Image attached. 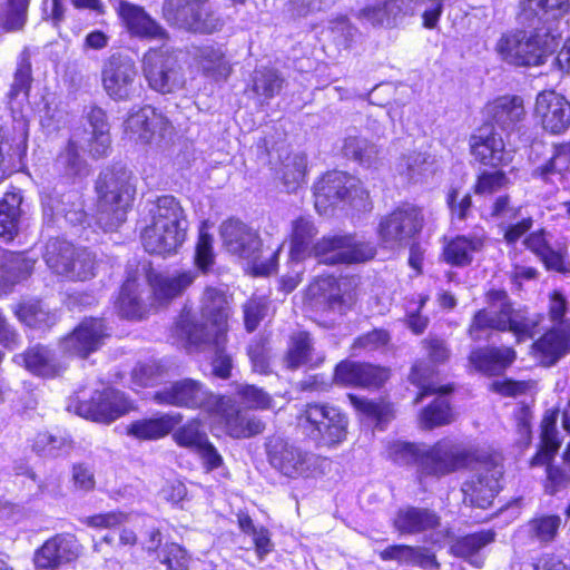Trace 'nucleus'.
Masks as SVG:
<instances>
[{"label":"nucleus","instance_id":"f257e3e1","mask_svg":"<svg viewBox=\"0 0 570 570\" xmlns=\"http://www.w3.org/2000/svg\"><path fill=\"white\" fill-rule=\"evenodd\" d=\"M146 281L150 293L145 297V285L138 268H126L112 299V306L120 320L128 322H142L161 308H167L180 298L196 281V273L189 269H179L174 274H164L151 267L146 273Z\"/></svg>","mask_w":570,"mask_h":570},{"label":"nucleus","instance_id":"f03ea898","mask_svg":"<svg viewBox=\"0 0 570 570\" xmlns=\"http://www.w3.org/2000/svg\"><path fill=\"white\" fill-rule=\"evenodd\" d=\"M384 452L386 459L396 465L414 466L420 482L440 480L465 470L474 458L472 450L449 436H443L430 445L392 440L385 444Z\"/></svg>","mask_w":570,"mask_h":570},{"label":"nucleus","instance_id":"7ed1b4c3","mask_svg":"<svg viewBox=\"0 0 570 570\" xmlns=\"http://www.w3.org/2000/svg\"><path fill=\"white\" fill-rule=\"evenodd\" d=\"M483 298L487 307L474 311L465 330L472 342L487 340L492 332H510L517 343H522L533 340L540 332L543 315L530 316L517 309L507 289L491 287L483 293Z\"/></svg>","mask_w":570,"mask_h":570},{"label":"nucleus","instance_id":"20e7f679","mask_svg":"<svg viewBox=\"0 0 570 570\" xmlns=\"http://www.w3.org/2000/svg\"><path fill=\"white\" fill-rule=\"evenodd\" d=\"M187 225L185 210L176 197H157L150 210V223L140 232L145 252L163 258L176 255L186 240Z\"/></svg>","mask_w":570,"mask_h":570},{"label":"nucleus","instance_id":"39448f33","mask_svg":"<svg viewBox=\"0 0 570 570\" xmlns=\"http://www.w3.org/2000/svg\"><path fill=\"white\" fill-rule=\"evenodd\" d=\"M439 372L421 361L412 364L407 380L417 391L413 397V404L421 403L425 397L438 395L423 406L417 414V422L422 430L432 431L450 425L455 420L453 406L449 400L441 396L451 395L456 386L453 382L440 384L435 377Z\"/></svg>","mask_w":570,"mask_h":570},{"label":"nucleus","instance_id":"423d86ee","mask_svg":"<svg viewBox=\"0 0 570 570\" xmlns=\"http://www.w3.org/2000/svg\"><path fill=\"white\" fill-rule=\"evenodd\" d=\"M95 193L100 219L109 226L118 227L126 220L136 196L131 171L119 164L107 166L95 181Z\"/></svg>","mask_w":570,"mask_h":570},{"label":"nucleus","instance_id":"0eeeda50","mask_svg":"<svg viewBox=\"0 0 570 570\" xmlns=\"http://www.w3.org/2000/svg\"><path fill=\"white\" fill-rule=\"evenodd\" d=\"M314 206L317 213L326 214L338 205L366 214L373 209V200L362 180L346 171L324 173L313 185Z\"/></svg>","mask_w":570,"mask_h":570},{"label":"nucleus","instance_id":"6e6552de","mask_svg":"<svg viewBox=\"0 0 570 570\" xmlns=\"http://www.w3.org/2000/svg\"><path fill=\"white\" fill-rule=\"evenodd\" d=\"M534 224L532 216L521 217L514 224L502 228V239L508 246H515L521 239L524 248L533 254L546 271L562 275L570 274L569 247L566 243L553 245L549 232L544 227L531 230Z\"/></svg>","mask_w":570,"mask_h":570},{"label":"nucleus","instance_id":"1a4fd4ad","mask_svg":"<svg viewBox=\"0 0 570 570\" xmlns=\"http://www.w3.org/2000/svg\"><path fill=\"white\" fill-rule=\"evenodd\" d=\"M304 299L313 313L312 321L322 328H333L335 316H344L357 302L353 291L343 289L341 277L325 273L313 277L304 289Z\"/></svg>","mask_w":570,"mask_h":570},{"label":"nucleus","instance_id":"9d476101","mask_svg":"<svg viewBox=\"0 0 570 570\" xmlns=\"http://www.w3.org/2000/svg\"><path fill=\"white\" fill-rule=\"evenodd\" d=\"M219 235L223 246L229 254L252 263V276L266 277L278 269V255L282 247L274 249L266 261L258 262L263 252V242L258 232L240 219L230 217L224 220L219 226Z\"/></svg>","mask_w":570,"mask_h":570},{"label":"nucleus","instance_id":"9b49d317","mask_svg":"<svg viewBox=\"0 0 570 570\" xmlns=\"http://www.w3.org/2000/svg\"><path fill=\"white\" fill-rule=\"evenodd\" d=\"M557 46V38L548 29H518L503 35L497 43V50L508 63L529 67L544 63L547 57L556 51Z\"/></svg>","mask_w":570,"mask_h":570},{"label":"nucleus","instance_id":"f8f14e48","mask_svg":"<svg viewBox=\"0 0 570 570\" xmlns=\"http://www.w3.org/2000/svg\"><path fill=\"white\" fill-rule=\"evenodd\" d=\"M298 428L318 444L333 448L346 440L348 416L326 402H308L296 415Z\"/></svg>","mask_w":570,"mask_h":570},{"label":"nucleus","instance_id":"ddd939ff","mask_svg":"<svg viewBox=\"0 0 570 570\" xmlns=\"http://www.w3.org/2000/svg\"><path fill=\"white\" fill-rule=\"evenodd\" d=\"M424 226L423 208L402 202L380 218L376 235L384 248H404L419 238Z\"/></svg>","mask_w":570,"mask_h":570},{"label":"nucleus","instance_id":"4468645a","mask_svg":"<svg viewBox=\"0 0 570 570\" xmlns=\"http://www.w3.org/2000/svg\"><path fill=\"white\" fill-rule=\"evenodd\" d=\"M264 452L269 466L288 480L307 479L313 473V454L292 439L271 434L264 441Z\"/></svg>","mask_w":570,"mask_h":570},{"label":"nucleus","instance_id":"2eb2a0df","mask_svg":"<svg viewBox=\"0 0 570 570\" xmlns=\"http://www.w3.org/2000/svg\"><path fill=\"white\" fill-rule=\"evenodd\" d=\"M218 394L198 379L181 377L155 391L151 400L160 406L197 411L208 417Z\"/></svg>","mask_w":570,"mask_h":570},{"label":"nucleus","instance_id":"dca6fc26","mask_svg":"<svg viewBox=\"0 0 570 570\" xmlns=\"http://www.w3.org/2000/svg\"><path fill=\"white\" fill-rule=\"evenodd\" d=\"M374 256L371 243L357 240L353 233L324 235L314 243V258L326 266L360 264Z\"/></svg>","mask_w":570,"mask_h":570},{"label":"nucleus","instance_id":"f3484780","mask_svg":"<svg viewBox=\"0 0 570 570\" xmlns=\"http://www.w3.org/2000/svg\"><path fill=\"white\" fill-rule=\"evenodd\" d=\"M207 419L233 440H245L261 435L266 423L256 415H248L229 395L219 393Z\"/></svg>","mask_w":570,"mask_h":570},{"label":"nucleus","instance_id":"a211bd4d","mask_svg":"<svg viewBox=\"0 0 570 570\" xmlns=\"http://www.w3.org/2000/svg\"><path fill=\"white\" fill-rule=\"evenodd\" d=\"M141 69L148 86L159 94H171L184 86L178 59L164 46L150 48L144 53Z\"/></svg>","mask_w":570,"mask_h":570},{"label":"nucleus","instance_id":"6ab92c4d","mask_svg":"<svg viewBox=\"0 0 570 570\" xmlns=\"http://www.w3.org/2000/svg\"><path fill=\"white\" fill-rule=\"evenodd\" d=\"M124 132L142 145H160L175 134V127L165 112L151 105L130 111L124 122Z\"/></svg>","mask_w":570,"mask_h":570},{"label":"nucleus","instance_id":"aec40b11","mask_svg":"<svg viewBox=\"0 0 570 570\" xmlns=\"http://www.w3.org/2000/svg\"><path fill=\"white\" fill-rule=\"evenodd\" d=\"M392 376L390 367L368 361L344 358L333 368V383L342 387L380 391Z\"/></svg>","mask_w":570,"mask_h":570},{"label":"nucleus","instance_id":"412c9836","mask_svg":"<svg viewBox=\"0 0 570 570\" xmlns=\"http://www.w3.org/2000/svg\"><path fill=\"white\" fill-rule=\"evenodd\" d=\"M502 476L501 463L492 458L482 461L478 471L462 483L463 503L472 508L489 509L501 490Z\"/></svg>","mask_w":570,"mask_h":570},{"label":"nucleus","instance_id":"4be33fe9","mask_svg":"<svg viewBox=\"0 0 570 570\" xmlns=\"http://www.w3.org/2000/svg\"><path fill=\"white\" fill-rule=\"evenodd\" d=\"M85 547L72 532H59L46 539L32 556L36 570H60L76 563Z\"/></svg>","mask_w":570,"mask_h":570},{"label":"nucleus","instance_id":"5701e85b","mask_svg":"<svg viewBox=\"0 0 570 570\" xmlns=\"http://www.w3.org/2000/svg\"><path fill=\"white\" fill-rule=\"evenodd\" d=\"M110 336L111 330L105 317L86 316L61 338V344L68 355L87 358L99 351Z\"/></svg>","mask_w":570,"mask_h":570},{"label":"nucleus","instance_id":"b1692460","mask_svg":"<svg viewBox=\"0 0 570 570\" xmlns=\"http://www.w3.org/2000/svg\"><path fill=\"white\" fill-rule=\"evenodd\" d=\"M73 406L79 416L102 424H110L134 409L127 397L111 389L96 390L88 399H78Z\"/></svg>","mask_w":570,"mask_h":570},{"label":"nucleus","instance_id":"393cba45","mask_svg":"<svg viewBox=\"0 0 570 570\" xmlns=\"http://www.w3.org/2000/svg\"><path fill=\"white\" fill-rule=\"evenodd\" d=\"M209 0H164L163 14L167 20L180 21L189 30L210 35L223 27V21L206 8Z\"/></svg>","mask_w":570,"mask_h":570},{"label":"nucleus","instance_id":"a878e982","mask_svg":"<svg viewBox=\"0 0 570 570\" xmlns=\"http://www.w3.org/2000/svg\"><path fill=\"white\" fill-rule=\"evenodd\" d=\"M483 125L499 129L507 136L520 131L527 119L524 100L519 95H501L488 100L483 107Z\"/></svg>","mask_w":570,"mask_h":570},{"label":"nucleus","instance_id":"bb28decb","mask_svg":"<svg viewBox=\"0 0 570 570\" xmlns=\"http://www.w3.org/2000/svg\"><path fill=\"white\" fill-rule=\"evenodd\" d=\"M28 124L17 121L0 126V184L22 170L28 153Z\"/></svg>","mask_w":570,"mask_h":570},{"label":"nucleus","instance_id":"cd10ccee","mask_svg":"<svg viewBox=\"0 0 570 570\" xmlns=\"http://www.w3.org/2000/svg\"><path fill=\"white\" fill-rule=\"evenodd\" d=\"M469 151L482 167L503 168L511 163L503 138L488 125L481 124L470 135Z\"/></svg>","mask_w":570,"mask_h":570},{"label":"nucleus","instance_id":"c85d7f7f","mask_svg":"<svg viewBox=\"0 0 570 570\" xmlns=\"http://www.w3.org/2000/svg\"><path fill=\"white\" fill-rule=\"evenodd\" d=\"M137 70L134 61L111 55L101 68V82L107 95L116 101L129 100L135 91Z\"/></svg>","mask_w":570,"mask_h":570},{"label":"nucleus","instance_id":"c756f323","mask_svg":"<svg viewBox=\"0 0 570 570\" xmlns=\"http://www.w3.org/2000/svg\"><path fill=\"white\" fill-rule=\"evenodd\" d=\"M533 115L550 135H562L570 127V102L554 90H543L537 95Z\"/></svg>","mask_w":570,"mask_h":570},{"label":"nucleus","instance_id":"7c9ffc66","mask_svg":"<svg viewBox=\"0 0 570 570\" xmlns=\"http://www.w3.org/2000/svg\"><path fill=\"white\" fill-rule=\"evenodd\" d=\"M233 296L222 287L206 285L199 298L200 315L215 328L216 340L224 341L229 332V318L233 314Z\"/></svg>","mask_w":570,"mask_h":570},{"label":"nucleus","instance_id":"2f4dec72","mask_svg":"<svg viewBox=\"0 0 570 570\" xmlns=\"http://www.w3.org/2000/svg\"><path fill=\"white\" fill-rule=\"evenodd\" d=\"M531 357L542 367H552L570 354V325L550 326L529 347Z\"/></svg>","mask_w":570,"mask_h":570},{"label":"nucleus","instance_id":"473e14b6","mask_svg":"<svg viewBox=\"0 0 570 570\" xmlns=\"http://www.w3.org/2000/svg\"><path fill=\"white\" fill-rule=\"evenodd\" d=\"M518 353L511 345H484L473 347L468 354L469 365L488 376H502L517 361Z\"/></svg>","mask_w":570,"mask_h":570},{"label":"nucleus","instance_id":"72a5a7b5","mask_svg":"<svg viewBox=\"0 0 570 570\" xmlns=\"http://www.w3.org/2000/svg\"><path fill=\"white\" fill-rule=\"evenodd\" d=\"M116 13L126 30L139 39L165 40L167 31L139 4L119 0Z\"/></svg>","mask_w":570,"mask_h":570},{"label":"nucleus","instance_id":"f704fd0d","mask_svg":"<svg viewBox=\"0 0 570 570\" xmlns=\"http://www.w3.org/2000/svg\"><path fill=\"white\" fill-rule=\"evenodd\" d=\"M12 362L23 367L33 376L52 380L61 376L67 366L61 363L55 352L45 344H33L12 357Z\"/></svg>","mask_w":570,"mask_h":570},{"label":"nucleus","instance_id":"c9c22d12","mask_svg":"<svg viewBox=\"0 0 570 570\" xmlns=\"http://www.w3.org/2000/svg\"><path fill=\"white\" fill-rule=\"evenodd\" d=\"M325 362L324 354L315 352L314 338L308 331H297L289 335L283 355L284 367L295 372L299 368L315 370Z\"/></svg>","mask_w":570,"mask_h":570},{"label":"nucleus","instance_id":"e433bc0d","mask_svg":"<svg viewBox=\"0 0 570 570\" xmlns=\"http://www.w3.org/2000/svg\"><path fill=\"white\" fill-rule=\"evenodd\" d=\"M559 414L560 409L558 406L550 407L543 412L539 425V442L535 452L529 459L531 468L549 463L558 454L562 444L557 426Z\"/></svg>","mask_w":570,"mask_h":570},{"label":"nucleus","instance_id":"4c0bfd02","mask_svg":"<svg viewBox=\"0 0 570 570\" xmlns=\"http://www.w3.org/2000/svg\"><path fill=\"white\" fill-rule=\"evenodd\" d=\"M80 149V145L69 138L53 158L52 168L60 184L75 185L89 175L88 164Z\"/></svg>","mask_w":570,"mask_h":570},{"label":"nucleus","instance_id":"58836bf2","mask_svg":"<svg viewBox=\"0 0 570 570\" xmlns=\"http://www.w3.org/2000/svg\"><path fill=\"white\" fill-rule=\"evenodd\" d=\"M441 524L439 514L429 509L407 505L396 511L392 525L401 535H414L433 531Z\"/></svg>","mask_w":570,"mask_h":570},{"label":"nucleus","instance_id":"ea45409f","mask_svg":"<svg viewBox=\"0 0 570 570\" xmlns=\"http://www.w3.org/2000/svg\"><path fill=\"white\" fill-rule=\"evenodd\" d=\"M181 421L180 413H160L132 421L127 425L126 434L138 441H157L169 435Z\"/></svg>","mask_w":570,"mask_h":570},{"label":"nucleus","instance_id":"a19ab883","mask_svg":"<svg viewBox=\"0 0 570 570\" xmlns=\"http://www.w3.org/2000/svg\"><path fill=\"white\" fill-rule=\"evenodd\" d=\"M485 246L483 236L474 234H459L449 238L441 252L442 261L452 267L470 266L474 255Z\"/></svg>","mask_w":570,"mask_h":570},{"label":"nucleus","instance_id":"79ce46f5","mask_svg":"<svg viewBox=\"0 0 570 570\" xmlns=\"http://www.w3.org/2000/svg\"><path fill=\"white\" fill-rule=\"evenodd\" d=\"M274 180L283 191L294 194L307 184V158L299 153H288L273 169Z\"/></svg>","mask_w":570,"mask_h":570},{"label":"nucleus","instance_id":"37998d69","mask_svg":"<svg viewBox=\"0 0 570 570\" xmlns=\"http://www.w3.org/2000/svg\"><path fill=\"white\" fill-rule=\"evenodd\" d=\"M494 540V530H480L455 538L450 544L449 552L453 557L468 561L475 568H482L484 558L480 556V551Z\"/></svg>","mask_w":570,"mask_h":570},{"label":"nucleus","instance_id":"c03bdc74","mask_svg":"<svg viewBox=\"0 0 570 570\" xmlns=\"http://www.w3.org/2000/svg\"><path fill=\"white\" fill-rule=\"evenodd\" d=\"M22 195L16 189L7 190L0 198V239L11 243L20 232Z\"/></svg>","mask_w":570,"mask_h":570},{"label":"nucleus","instance_id":"a18cd8bd","mask_svg":"<svg viewBox=\"0 0 570 570\" xmlns=\"http://www.w3.org/2000/svg\"><path fill=\"white\" fill-rule=\"evenodd\" d=\"M318 230L313 220L298 216L292 223L289 234V255L292 259L303 262L314 258V238Z\"/></svg>","mask_w":570,"mask_h":570},{"label":"nucleus","instance_id":"49530a36","mask_svg":"<svg viewBox=\"0 0 570 570\" xmlns=\"http://www.w3.org/2000/svg\"><path fill=\"white\" fill-rule=\"evenodd\" d=\"M342 154L365 169H376L382 160L381 148L361 136H347L343 141Z\"/></svg>","mask_w":570,"mask_h":570},{"label":"nucleus","instance_id":"de8ad7c7","mask_svg":"<svg viewBox=\"0 0 570 570\" xmlns=\"http://www.w3.org/2000/svg\"><path fill=\"white\" fill-rule=\"evenodd\" d=\"M562 525L558 513H535L527 521L525 531L530 541L548 547L557 541Z\"/></svg>","mask_w":570,"mask_h":570},{"label":"nucleus","instance_id":"09e8293b","mask_svg":"<svg viewBox=\"0 0 570 570\" xmlns=\"http://www.w3.org/2000/svg\"><path fill=\"white\" fill-rule=\"evenodd\" d=\"M347 400L357 414L371 419L376 425L387 424L395 419V404L386 396L367 399L348 393Z\"/></svg>","mask_w":570,"mask_h":570},{"label":"nucleus","instance_id":"8fccbe9b","mask_svg":"<svg viewBox=\"0 0 570 570\" xmlns=\"http://www.w3.org/2000/svg\"><path fill=\"white\" fill-rule=\"evenodd\" d=\"M208 322L196 320L190 314L180 315L176 322V331L185 341L188 347L197 351L204 350L206 346H214L215 328L209 330Z\"/></svg>","mask_w":570,"mask_h":570},{"label":"nucleus","instance_id":"3c124183","mask_svg":"<svg viewBox=\"0 0 570 570\" xmlns=\"http://www.w3.org/2000/svg\"><path fill=\"white\" fill-rule=\"evenodd\" d=\"M12 312L22 325L30 328L46 332L57 324V316L46 309L40 299L19 302Z\"/></svg>","mask_w":570,"mask_h":570},{"label":"nucleus","instance_id":"603ef678","mask_svg":"<svg viewBox=\"0 0 570 570\" xmlns=\"http://www.w3.org/2000/svg\"><path fill=\"white\" fill-rule=\"evenodd\" d=\"M76 247L66 239L49 238L45 244L42 258L53 274L66 278Z\"/></svg>","mask_w":570,"mask_h":570},{"label":"nucleus","instance_id":"864d4df0","mask_svg":"<svg viewBox=\"0 0 570 570\" xmlns=\"http://www.w3.org/2000/svg\"><path fill=\"white\" fill-rule=\"evenodd\" d=\"M196 62L202 73L213 80L226 79L232 72V67L226 61L224 52L213 46L198 48Z\"/></svg>","mask_w":570,"mask_h":570},{"label":"nucleus","instance_id":"5fc2aeb1","mask_svg":"<svg viewBox=\"0 0 570 570\" xmlns=\"http://www.w3.org/2000/svg\"><path fill=\"white\" fill-rule=\"evenodd\" d=\"M31 0H2L0 3V31L14 33L22 31L28 22Z\"/></svg>","mask_w":570,"mask_h":570},{"label":"nucleus","instance_id":"6e6d98bb","mask_svg":"<svg viewBox=\"0 0 570 570\" xmlns=\"http://www.w3.org/2000/svg\"><path fill=\"white\" fill-rule=\"evenodd\" d=\"M216 257L215 238L204 224L198 230L194 246L193 264L195 269L191 271L196 273V277L198 274L208 275L212 273L216 264Z\"/></svg>","mask_w":570,"mask_h":570},{"label":"nucleus","instance_id":"4d7b16f0","mask_svg":"<svg viewBox=\"0 0 570 570\" xmlns=\"http://www.w3.org/2000/svg\"><path fill=\"white\" fill-rule=\"evenodd\" d=\"M522 206L517 205L515 200L509 193H502L491 198L489 205L481 212L484 220L501 222L500 230L503 226L514 224L515 218L520 216Z\"/></svg>","mask_w":570,"mask_h":570},{"label":"nucleus","instance_id":"13d9d810","mask_svg":"<svg viewBox=\"0 0 570 570\" xmlns=\"http://www.w3.org/2000/svg\"><path fill=\"white\" fill-rule=\"evenodd\" d=\"M33 76L31 56L28 49H23L18 57L13 72V81L7 94L8 99L14 100L20 96L28 99L30 97Z\"/></svg>","mask_w":570,"mask_h":570},{"label":"nucleus","instance_id":"bf43d9fd","mask_svg":"<svg viewBox=\"0 0 570 570\" xmlns=\"http://www.w3.org/2000/svg\"><path fill=\"white\" fill-rule=\"evenodd\" d=\"M510 185V178L502 168L481 169L475 174L471 190L479 197H491Z\"/></svg>","mask_w":570,"mask_h":570},{"label":"nucleus","instance_id":"052dcab7","mask_svg":"<svg viewBox=\"0 0 570 570\" xmlns=\"http://www.w3.org/2000/svg\"><path fill=\"white\" fill-rule=\"evenodd\" d=\"M284 82L285 79L277 69L264 67L255 70L252 78V91L265 99H273L282 91Z\"/></svg>","mask_w":570,"mask_h":570},{"label":"nucleus","instance_id":"680f3d73","mask_svg":"<svg viewBox=\"0 0 570 570\" xmlns=\"http://www.w3.org/2000/svg\"><path fill=\"white\" fill-rule=\"evenodd\" d=\"M171 439L178 448L194 451L208 435L199 417H190L184 424L174 428Z\"/></svg>","mask_w":570,"mask_h":570},{"label":"nucleus","instance_id":"e2e57ef3","mask_svg":"<svg viewBox=\"0 0 570 570\" xmlns=\"http://www.w3.org/2000/svg\"><path fill=\"white\" fill-rule=\"evenodd\" d=\"M69 266L66 275L67 281L85 282L91 279L96 275V255L86 247H76Z\"/></svg>","mask_w":570,"mask_h":570},{"label":"nucleus","instance_id":"0e129e2a","mask_svg":"<svg viewBox=\"0 0 570 570\" xmlns=\"http://www.w3.org/2000/svg\"><path fill=\"white\" fill-rule=\"evenodd\" d=\"M269 352L268 336L259 335L249 342L246 347V354L254 372L262 375H267L272 372Z\"/></svg>","mask_w":570,"mask_h":570},{"label":"nucleus","instance_id":"69168bd1","mask_svg":"<svg viewBox=\"0 0 570 570\" xmlns=\"http://www.w3.org/2000/svg\"><path fill=\"white\" fill-rule=\"evenodd\" d=\"M392 337L389 330L374 327L365 333L357 335L351 343L350 348L353 352H374L386 348L391 344Z\"/></svg>","mask_w":570,"mask_h":570},{"label":"nucleus","instance_id":"338daca9","mask_svg":"<svg viewBox=\"0 0 570 570\" xmlns=\"http://www.w3.org/2000/svg\"><path fill=\"white\" fill-rule=\"evenodd\" d=\"M489 390L502 397H518L534 393L537 391V381L504 377L492 381Z\"/></svg>","mask_w":570,"mask_h":570},{"label":"nucleus","instance_id":"774afa93","mask_svg":"<svg viewBox=\"0 0 570 570\" xmlns=\"http://www.w3.org/2000/svg\"><path fill=\"white\" fill-rule=\"evenodd\" d=\"M191 560L188 550L174 541L166 542L159 552V562L167 570H189Z\"/></svg>","mask_w":570,"mask_h":570}]
</instances>
